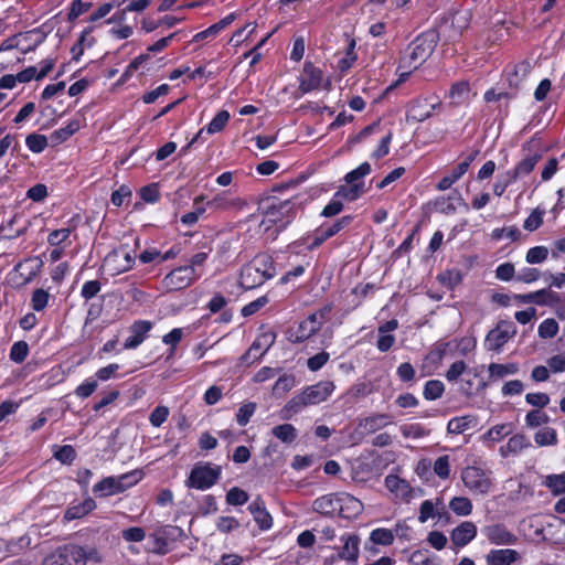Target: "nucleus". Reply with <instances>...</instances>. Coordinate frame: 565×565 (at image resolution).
<instances>
[{
  "instance_id": "obj_1",
  "label": "nucleus",
  "mask_w": 565,
  "mask_h": 565,
  "mask_svg": "<svg viewBox=\"0 0 565 565\" xmlns=\"http://www.w3.org/2000/svg\"><path fill=\"white\" fill-rule=\"evenodd\" d=\"M276 275V268L271 256L268 254L256 255L241 269L239 285L244 289H254Z\"/></svg>"
},
{
  "instance_id": "obj_2",
  "label": "nucleus",
  "mask_w": 565,
  "mask_h": 565,
  "mask_svg": "<svg viewBox=\"0 0 565 565\" xmlns=\"http://www.w3.org/2000/svg\"><path fill=\"white\" fill-rule=\"evenodd\" d=\"M334 384L331 381H321L313 385L307 386L301 393L295 395L287 402L282 412L287 414L286 417L300 413L308 406L318 405L328 399L333 393Z\"/></svg>"
},
{
  "instance_id": "obj_3",
  "label": "nucleus",
  "mask_w": 565,
  "mask_h": 565,
  "mask_svg": "<svg viewBox=\"0 0 565 565\" xmlns=\"http://www.w3.org/2000/svg\"><path fill=\"white\" fill-rule=\"evenodd\" d=\"M439 35L434 30H428L418 35L407 47L405 56L401 64L403 67L418 68L434 52Z\"/></svg>"
},
{
  "instance_id": "obj_4",
  "label": "nucleus",
  "mask_w": 565,
  "mask_h": 565,
  "mask_svg": "<svg viewBox=\"0 0 565 565\" xmlns=\"http://www.w3.org/2000/svg\"><path fill=\"white\" fill-rule=\"evenodd\" d=\"M296 216V203L292 200H273L265 207L264 220L260 227L265 232L269 231L274 225L278 230L285 228Z\"/></svg>"
},
{
  "instance_id": "obj_5",
  "label": "nucleus",
  "mask_w": 565,
  "mask_h": 565,
  "mask_svg": "<svg viewBox=\"0 0 565 565\" xmlns=\"http://www.w3.org/2000/svg\"><path fill=\"white\" fill-rule=\"evenodd\" d=\"M221 475V466L212 462H196L185 480V487L201 491L207 490L217 483Z\"/></svg>"
},
{
  "instance_id": "obj_6",
  "label": "nucleus",
  "mask_w": 565,
  "mask_h": 565,
  "mask_svg": "<svg viewBox=\"0 0 565 565\" xmlns=\"http://www.w3.org/2000/svg\"><path fill=\"white\" fill-rule=\"evenodd\" d=\"M87 553L84 547L67 544L56 548L44 557L42 565H86Z\"/></svg>"
},
{
  "instance_id": "obj_7",
  "label": "nucleus",
  "mask_w": 565,
  "mask_h": 565,
  "mask_svg": "<svg viewBox=\"0 0 565 565\" xmlns=\"http://www.w3.org/2000/svg\"><path fill=\"white\" fill-rule=\"evenodd\" d=\"M516 334V326L510 320H500L484 339L488 351L500 352L505 343Z\"/></svg>"
},
{
  "instance_id": "obj_8",
  "label": "nucleus",
  "mask_w": 565,
  "mask_h": 565,
  "mask_svg": "<svg viewBox=\"0 0 565 565\" xmlns=\"http://www.w3.org/2000/svg\"><path fill=\"white\" fill-rule=\"evenodd\" d=\"M135 256L126 247L115 248L103 260V269L110 276H117L132 268Z\"/></svg>"
},
{
  "instance_id": "obj_9",
  "label": "nucleus",
  "mask_w": 565,
  "mask_h": 565,
  "mask_svg": "<svg viewBox=\"0 0 565 565\" xmlns=\"http://www.w3.org/2000/svg\"><path fill=\"white\" fill-rule=\"evenodd\" d=\"M200 276L193 267L180 266L171 270L162 282L169 290H181L192 285Z\"/></svg>"
},
{
  "instance_id": "obj_10",
  "label": "nucleus",
  "mask_w": 565,
  "mask_h": 565,
  "mask_svg": "<svg viewBox=\"0 0 565 565\" xmlns=\"http://www.w3.org/2000/svg\"><path fill=\"white\" fill-rule=\"evenodd\" d=\"M440 99L436 95L419 97L413 100L407 110V117L422 122L431 117L434 110L440 107Z\"/></svg>"
},
{
  "instance_id": "obj_11",
  "label": "nucleus",
  "mask_w": 565,
  "mask_h": 565,
  "mask_svg": "<svg viewBox=\"0 0 565 565\" xmlns=\"http://www.w3.org/2000/svg\"><path fill=\"white\" fill-rule=\"evenodd\" d=\"M461 480L470 491L479 494L488 493L491 488V480L487 473L478 467H466L461 472Z\"/></svg>"
},
{
  "instance_id": "obj_12",
  "label": "nucleus",
  "mask_w": 565,
  "mask_h": 565,
  "mask_svg": "<svg viewBox=\"0 0 565 565\" xmlns=\"http://www.w3.org/2000/svg\"><path fill=\"white\" fill-rule=\"evenodd\" d=\"M275 334L273 332H264L259 334L249 347L248 351L242 355L244 363H253L259 360L274 344Z\"/></svg>"
},
{
  "instance_id": "obj_13",
  "label": "nucleus",
  "mask_w": 565,
  "mask_h": 565,
  "mask_svg": "<svg viewBox=\"0 0 565 565\" xmlns=\"http://www.w3.org/2000/svg\"><path fill=\"white\" fill-rule=\"evenodd\" d=\"M247 205L246 201L238 196H233L228 191L216 194L207 202V206L215 211H241Z\"/></svg>"
},
{
  "instance_id": "obj_14",
  "label": "nucleus",
  "mask_w": 565,
  "mask_h": 565,
  "mask_svg": "<svg viewBox=\"0 0 565 565\" xmlns=\"http://www.w3.org/2000/svg\"><path fill=\"white\" fill-rule=\"evenodd\" d=\"M153 324L149 320H136L129 327L130 335L124 342L125 350L138 348L148 337Z\"/></svg>"
},
{
  "instance_id": "obj_15",
  "label": "nucleus",
  "mask_w": 565,
  "mask_h": 565,
  "mask_svg": "<svg viewBox=\"0 0 565 565\" xmlns=\"http://www.w3.org/2000/svg\"><path fill=\"white\" fill-rule=\"evenodd\" d=\"M353 217L350 215L342 216L341 218L337 220L333 224L329 226H321L318 228L315 233L312 243L310 245V249H313L318 246H320L323 242L331 238L335 234H338L340 231L349 226L352 222Z\"/></svg>"
},
{
  "instance_id": "obj_16",
  "label": "nucleus",
  "mask_w": 565,
  "mask_h": 565,
  "mask_svg": "<svg viewBox=\"0 0 565 565\" xmlns=\"http://www.w3.org/2000/svg\"><path fill=\"white\" fill-rule=\"evenodd\" d=\"M515 299L522 303L533 302L539 306H552L561 301V296L551 289H541L525 295H516Z\"/></svg>"
},
{
  "instance_id": "obj_17",
  "label": "nucleus",
  "mask_w": 565,
  "mask_h": 565,
  "mask_svg": "<svg viewBox=\"0 0 565 565\" xmlns=\"http://www.w3.org/2000/svg\"><path fill=\"white\" fill-rule=\"evenodd\" d=\"M322 82V71L316 67L311 62H306L303 65L302 75L300 78L299 89L306 94L311 90L318 89Z\"/></svg>"
},
{
  "instance_id": "obj_18",
  "label": "nucleus",
  "mask_w": 565,
  "mask_h": 565,
  "mask_svg": "<svg viewBox=\"0 0 565 565\" xmlns=\"http://www.w3.org/2000/svg\"><path fill=\"white\" fill-rule=\"evenodd\" d=\"M338 515L343 519H355L363 512L362 502L347 492H340Z\"/></svg>"
},
{
  "instance_id": "obj_19",
  "label": "nucleus",
  "mask_w": 565,
  "mask_h": 565,
  "mask_svg": "<svg viewBox=\"0 0 565 565\" xmlns=\"http://www.w3.org/2000/svg\"><path fill=\"white\" fill-rule=\"evenodd\" d=\"M392 423L393 420L390 414L374 413L360 419L358 428L361 429L363 434L371 435L391 425Z\"/></svg>"
},
{
  "instance_id": "obj_20",
  "label": "nucleus",
  "mask_w": 565,
  "mask_h": 565,
  "mask_svg": "<svg viewBox=\"0 0 565 565\" xmlns=\"http://www.w3.org/2000/svg\"><path fill=\"white\" fill-rule=\"evenodd\" d=\"M477 535V526L470 521H463L450 533V541L456 547H463Z\"/></svg>"
},
{
  "instance_id": "obj_21",
  "label": "nucleus",
  "mask_w": 565,
  "mask_h": 565,
  "mask_svg": "<svg viewBox=\"0 0 565 565\" xmlns=\"http://www.w3.org/2000/svg\"><path fill=\"white\" fill-rule=\"evenodd\" d=\"M340 500L339 493H329L322 497L317 498L312 503L313 511L323 514L333 516L338 514V505Z\"/></svg>"
},
{
  "instance_id": "obj_22",
  "label": "nucleus",
  "mask_w": 565,
  "mask_h": 565,
  "mask_svg": "<svg viewBox=\"0 0 565 565\" xmlns=\"http://www.w3.org/2000/svg\"><path fill=\"white\" fill-rule=\"evenodd\" d=\"M248 511L262 530H268L273 525V519L266 510L263 499L257 497L249 505Z\"/></svg>"
},
{
  "instance_id": "obj_23",
  "label": "nucleus",
  "mask_w": 565,
  "mask_h": 565,
  "mask_svg": "<svg viewBox=\"0 0 565 565\" xmlns=\"http://www.w3.org/2000/svg\"><path fill=\"white\" fill-rule=\"evenodd\" d=\"M435 516H438L439 519L448 516V513L441 500L437 499L436 503H434L431 500L423 501L419 508L418 521L420 523H425L428 521V519Z\"/></svg>"
},
{
  "instance_id": "obj_24",
  "label": "nucleus",
  "mask_w": 565,
  "mask_h": 565,
  "mask_svg": "<svg viewBox=\"0 0 565 565\" xmlns=\"http://www.w3.org/2000/svg\"><path fill=\"white\" fill-rule=\"evenodd\" d=\"M520 557V553L515 550H491L487 554L486 561L488 565H512Z\"/></svg>"
},
{
  "instance_id": "obj_25",
  "label": "nucleus",
  "mask_w": 565,
  "mask_h": 565,
  "mask_svg": "<svg viewBox=\"0 0 565 565\" xmlns=\"http://www.w3.org/2000/svg\"><path fill=\"white\" fill-rule=\"evenodd\" d=\"M341 541H343V546L340 548L339 557L341 559L354 563L359 557V544L360 539L355 534H347L341 536Z\"/></svg>"
},
{
  "instance_id": "obj_26",
  "label": "nucleus",
  "mask_w": 565,
  "mask_h": 565,
  "mask_svg": "<svg viewBox=\"0 0 565 565\" xmlns=\"http://www.w3.org/2000/svg\"><path fill=\"white\" fill-rule=\"evenodd\" d=\"M488 540L497 545H510L516 542V536L503 525H493L487 530Z\"/></svg>"
},
{
  "instance_id": "obj_27",
  "label": "nucleus",
  "mask_w": 565,
  "mask_h": 565,
  "mask_svg": "<svg viewBox=\"0 0 565 565\" xmlns=\"http://www.w3.org/2000/svg\"><path fill=\"white\" fill-rule=\"evenodd\" d=\"M531 63L529 61H521L518 64L513 65L511 70L508 71V83L511 87L518 88L522 82L527 77L531 72Z\"/></svg>"
},
{
  "instance_id": "obj_28",
  "label": "nucleus",
  "mask_w": 565,
  "mask_h": 565,
  "mask_svg": "<svg viewBox=\"0 0 565 565\" xmlns=\"http://www.w3.org/2000/svg\"><path fill=\"white\" fill-rule=\"evenodd\" d=\"M530 446V441L523 434L513 435L508 443L500 448V454L502 457H508L510 455H518L523 449Z\"/></svg>"
},
{
  "instance_id": "obj_29",
  "label": "nucleus",
  "mask_w": 565,
  "mask_h": 565,
  "mask_svg": "<svg viewBox=\"0 0 565 565\" xmlns=\"http://www.w3.org/2000/svg\"><path fill=\"white\" fill-rule=\"evenodd\" d=\"M116 477H106L93 487V492L99 498L110 497L120 493Z\"/></svg>"
},
{
  "instance_id": "obj_30",
  "label": "nucleus",
  "mask_w": 565,
  "mask_h": 565,
  "mask_svg": "<svg viewBox=\"0 0 565 565\" xmlns=\"http://www.w3.org/2000/svg\"><path fill=\"white\" fill-rule=\"evenodd\" d=\"M96 508V502L92 498H86L83 502L70 507L64 514L67 521L81 519Z\"/></svg>"
},
{
  "instance_id": "obj_31",
  "label": "nucleus",
  "mask_w": 565,
  "mask_h": 565,
  "mask_svg": "<svg viewBox=\"0 0 565 565\" xmlns=\"http://www.w3.org/2000/svg\"><path fill=\"white\" fill-rule=\"evenodd\" d=\"M541 158L542 157L539 153H532L523 158L513 169H511V172L514 174L513 177L520 179L529 175L534 170Z\"/></svg>"
},
{
  "instance_id": "obj_32",
  "label": "nucleus",
  "mask_w": 565,
  "mask_h": 565,
  "mask_svg": "<svg viewBox=\"0 0 565 565\" xmlns=\"http://www.w3.org/2000/svg\"><path fill=\"white\" fill-rule=\"evenodd\" d=\"M79 128H81L79 120H77V119L71 120L65 127L54 130L50 135V140L53 146H57V145L66 141L68 138H71L77 130H79Z\"/></svg>"
},
{
  "instance_id": "obj_33",
  "label": "nucleus",
  "mask_w": 565,
  "mask_h": 565,
  "mask_svg": "<svg viewBox=\"0 0 565 565\" xmlns=\"http://www.w3.org/2000/svg\"><path fill=\"white\" fill-rule=\"evenodd\" d=\"M385 487L392 492V493H395L396 497H399V498H407L409 492H411V488L408 486V483L398 478L397 476H394V475H388L386 476L385 478Z\"/></svg>"
},
{
  "instance_id": "obj_34",
  "label": "nucleus",
  "mask_w": 565,
  "mask_h": 565,
  "mask_svg": "<svg viewBox=\"0 0 565 565\" xmlns=\"http://www.w3.org/2000/svg\"><path fill=\"white\" fill-rule=\"evenodd\" d=\"M469 83L460 81L451 85L448 96L454 105H460L469 98Z\"/></svg>"
},
{
  "instance_id": "obj_35",
  "label": "nucleus",
  "mask_w": 565,
  "mask_h": 565,
  "mask_svg": "<svg viewBox=\"0 0 565 565\" xmlns=\"http://www.w3.org/2000/svg\"><path fill=\"white\" fill-rule=\"evenodd\" d=\"M490 379L492 380H499L503 379L508 375H513L518 373L519 366L516 363H507V364H499V363H491L488 367Z\"/></svg>"
},
{
  "instance_id": "obj_36",
  "label": "nucleus",
  "mask_w": 565,
  "mask_h": 565,
  "mask_svg": "<svg viewBox=\"0 0 565 565\" xmlns=\"http://www.w3.org/2000/svg\"><path fill=\"white\" fill-rule=\"evenodd\" d=\"M412 565H440L438 556L428 550H417L413 552L408 558Z\"/></svg>"
},
{
  "instance_id": "obj_37",
  "label": "nucleus",
  "mask_w": 565,
  "mask_h": 565,
  "mask_svg": "<svg viewBox=\"0 0 565 565\" xmlns=\"http://www.w3.org/2000/svg\"><path fill=\"white\" fill-rule=\"evenodd\" d=\"M475 418L470 415L454 417L447 424V430L450 434H462L471 427Z\"/></svg>"
},
{
  "instance_id": "obj_38",
  "label": "nucleus",
  "mask_w": 565,
  "mask_h": 565,
  "mask_svg": "<svg viewBox=\"0 0 565 565\" xmlns=\"http://www.w3.org/2000/svg\"><path fill=\"white\" fill-rule=\"evenodd\" d=\"M534 441L537 446H555L557 444V433L552 427H544L534 435Z\"/></svg>"
},
{
  "instance_id": "obj_39",
  "label": "nucleus",
  "mask_w": 565,
  "mask_h": 565,
  "mask_svg": "<svg viewBox=\"0 0 565 565\" xmlns=\"http://www.w3.org/2000/svg\"><path fill=\"white\" fill-rule=\"evenodd\" d=\"M513 431L512 424H499L493 427H491L483 436L482 438L484 440H489L492 443L500 441L505 436L510 435Z\"/></svg>"
},
{
  "instance_id": "obj_40",
  "label": "nucleus",
  "mask_w": 565,
  "mask_h": 565,
  "mask_svg": "<svg viewBox=\"0 0 565 565\" xmlns=\"http://www.w3.org/2000/svg\"><path fill=\"white\" fill-rule=\"evenodd\" d=\"M143 478L142 470L136 469L132 471H129L127 473H122L118 477H116L118 486L120 488V493L126 491L127 489L131 488L132 486L137 484L141 479Z\"/></svg>"
},
{
  "instance_id": "obj_41",
  "label": "nucleus",
  "mask_w": 565,
  "mask_h": 565,
  "mask_svg": "<svg viewBox=\"0 0 565 565\" xmlns=\"http://www.w3.org/2000/svg\"><path fill=\"white\" fill-rule=\"evenodd\" d=\"M449 508L460 516H467L472 512V503L466 497H455L449 502Z\"/></svg>"
},
{
  "instance_id": "obj_42",
  "label": "nucleus",
  "mask_w": 565,
  "mask_h": 565,
  "mask_svg": "<svg viewBox=\"0 0 565 565\" xmlns=\"http://www.w3.org/2000/svg\"><path fill=\"white\" fill-rule=\"evenodd\" d=\"M29 344L25 341L14 342L10 349L9 358L14 363H22L29 355Z\"/></svg>"
},
{
  "instance_id": "obj_43",
  "label": "nucleus",
  "mask_w": 565,
  "mask_h": 565,
  "mask_svg": "<svg viewBox=\"0 0 565 565\" xmlns=\"http://www.w3.org/2000/svg\"><path fill=\"white\" fill-rule=\"evenodd\" d=\"M370 540L374 544L391 545L394 541V533L390 529L379 527L370 533Z\"/></svg>"
},
{
  "instance_id": "obj_44",
  "label": "nucleus",
  "mask_w": 565,
  "mask_h": 565,
  "mask_svg": "<svg viewBox=\"0 0 565 565\" xmlns=\"http://www.w3.org/2000/svg\"><path fill=\"white\" fill-rule=\"evenodd\" d=\"M54 458L64 465H71L76 458V451L73 446H54Z\"/></svg>"
},
{
  "instance_id": "obj_45",
  "label": "nucleus",
  "mask_w": 565,
  "mask_h": 565,
  "mask_svg": "<svg viewBox=\"0 0 565 565\" xmlns=\"http://www.w3.org/2000/svg\"><path fill=\"white\" fill-rule=\"evenodd\" d=\"M363 193L362 184H351L350 188L348 186H340L338 191L334 193V195L343 202V200L347 201H354Z\"/></svg>"
},
{
  "instance_id": "obj_46",
  "label": "nucleus",
  "mask_w": 565,
  "mask_h": 565,
  "mask_svg": "<svg viewBox=\"0 0 565 565\" xmlns=\"http://www.w3.org/2000/svg\"><path fill=\"white\" fill-rule=\"evenodd\" d=\"M550 422V416L541 411L533 409L525 415V425L530 428H536L542 425H546Z\"/></svg>"
},
{
  "instance_id": "obj_47",
  "label": "nucleus",
  "mask_w": 565,
  "mask_h": 565,
  "mask_svg": "<svg viewBox=\"0 0 565 565\" xmlns=\"http://www.w3.org/2000/svg\"><path fill=\"white\" fill-rule=\"evenodd\" d=\"M444 390L445 386L441 381L430 380L426 382L423 394L426 399L434 401L443 395Z\"/></svg>"
},
{
  "instance_id": "obj_48",
  "label": "nucleus",
  "mask_w": 565,
  "mask_h": 565,
  "mask_svg": "<svg viewBox=\"0 0 565 565\" xmlns=\"http://www.w3.org/2000/svg\"><path fill=\"white\" fill-rule=\"evenodd\" d=\"M545 210L541 207L534 209L531 214L525 218L523 227L529 232L536 231L543 224Z\"/></svg>"
},
{
  "instance_id": "obj_49",
  "label": "nucleus",
  "mask_w": 565,
  "mask_h": 565,
  "mask_svg": "<svg viewBox=\"0 0 565 565\" xmlns=\"http://www.w3.org/2000/svg\"><path fill=\"white\" fill-rule=\"evenodd\" d=\"M546 487L553 494L559 495L565 493V473L550 475L546 477Z\"/></svg>"
},
{
  "instance_id": "obj_50",
  "label": "nucleus",
  "mask_w": 565,
  "mask_h": 565,
  "mask_svg": "<svg viewBox=\"0 0 565 565\" xmlns=\"http://www.w3.org/2000/svg\"><path fill=\"white\" fill-rule=\"evenodd\" d=\"M26 147L34 153H41L47 147V138L44 135L31 134L25 139Z\"/></svg>"
},
{
  "instance_id": "obj_51",
  "label": "nucleus",
  "mask_w": 565,
  "mask_h": 565,
  "mask_svg": "<svg viewBox=\"0 0 565 565\" xmlns=\"http://www.w3.org/2000/svg\"><path fill=\"white\" fill-rule=\"evenodd\" d=\"M273 435L284 443H291L296 438V428L290 424L278 425L273 428Z\"/></svg>"
},
{
  "instance_id": "obj_52",
  "label": "nucleus",
  "mask_w": 565,
  "mask_h": 565,
  "mask_svg": "<svg viewBox=\"0 0 565 565\" xmlns=\"http://www.w3.org/2000/svg\"><path fill=\"white\" fill-rule=\"evenodd\" d=\"M513 175L514 174L511 172V170H508L498 177L495 183L493 184V192L495 195L501 196L505 192L507 188L518 180Z\"/></svg>"
},
{
  "instance_id": "obj_53",
  "label": "nucleus",
  "mask_w": 565,
  "mask_h": 565,
  "mask_svg": "<svg viewBox=\"0 0 565 565\" xmlns=\"http://www.w3.org/2000/svg\"><path fill=\"white\" fill-rule=\"evenodd\" d=\"M433 470L440 479H448L450 476V458L448 455L438 457L434 465Z\"/></svg>"
},
{
  "instance_id": "obj_54",
  "label": "nucleus",
  "mask_w": 565,
  "mask_h": 565,
  "mask_svg": "<svg viewBox=\"0 0 565 565\" xmlns=\"http://www.w3.org/2000/svg\"><path fill=\"white\" fill-rule=\"evenodd\" d=\"M370 172H371V164L369 162H363L356 169L347 173L344 180L349 184H362L363 185V182H356V181L364 178L365 175L370 174Z\"/></svg>"
},
{
  "instance_id": "obj_55",
  "label": "nucleus",
  "mask_w": 565,
  "mask_h": 565,
  "mask_svg": "<svg viewBox=\"0 0 565 565\" xmlns=\"http://www.w3.org/2000/svg\"><path fill=\"white\" fill-rule=\"evenodd\" d=\"M230 119V114L227 110H221L216 114V116L211 120V122L206 126L207 134H216L223 130Z\"/></svg>"
},
{
  "instance_id": "obj_56",
  "label": "nucleus",
  "mask_w": 565,
  "mask_h": 565,
  "mask_svg": "<svg viewBox=\"0 0 565 565\" xmlns=\"http://www.w3.org/2000/svg\"><path fill=\"white\" fill-rule=\"evenodd\" d=\"M257 408L256 403L248 402L243 404L237 413H236V422L239 426H246L250 419V417L254 415L255 411Z\"/></svg>"
},
{
  "instance_id": "obj_57",
  "label": "nucleus",
  "mask_w": 565,
  "mask_h": 565,
  "mask_svg": "<svg viewBox=\"0 0 565 565\" xmlns=\"http://www.w3.org/2000/svg\"><path fill=\"white\" fill-rule=\"evenodd\" d=\"M248 493L237 487L228 490L226 493V502L230 505H243L248 501Z\"/></svg>"
},
{
  "instance_id": "obj_58",
  "label": "nucleus",
  "mask_w": 565,
  "mask_h": 565,
  "mask_svg": "<svg viewBox=\"0 0 565 565\" xmlns=\"http://www.w3.org/2000/svg\"><path fill=\"white\" fill-rule=\"evenodd\" d=\"M548 256V249L545 246H535L527 250L525 260L529 264H541Z\"/></svg>"
},
{
  "instance_id": "obj_59",
  "label": "nucleus",
  "mask_w": 565,
  "mask_h": 565,
  "mask_svg": "<svg viewBox=\"0 0 565 565\" xmlns=\"http://www.w3.org/2000/svg\"><path fill=\"white\" fill-rule=\"evenodd\" d=\"M50 295L44 289H35L32 294L31 306L35 311H42L49 303Z\"/></svg>"
},
{
  "instance_id": "obj_60",
  "label": "nucleus",
  "mask_w": 565,
  "mask_h": 565,
  "mask_svg": "<svg viewBox=\"0 0 565 565\" xmlns=\"http://www.w3.org/2000/svg\"><path fill=\"white\" fill-rule=\"evenodd\" d=\"M539 335L543 339L553 338L558 332V323L554 319H545L539 326Z\"/></svg>"
},
{
  "instance_id": "obj_61",
  "label": "nucleus",
  "mask_w": 565,
  "mask_h": 565,
  "mask_svg": "<svg viewBox=\"0 0 565 565\" xmlns=\"http://www.w3.org/2000/svg\"><path fill=\"white\" fill-rule=\"evenodd\" d=\"M97 386V380L89 377L76 387L75 394L79 398H87L95 392Z\"/></svg>"
},
{
  "instance_id": "obj_62",
  "label": "nucleus",
  "mask_w": 565,
  "mask_h": 565,
  "mask_svg": "<svg viewBox=\"0 0 565 565\" xmlns=\"http://www.w3.org/2000/svg\"><path fill=\"white\" fill-rule=\"evenodd\" d=\"M295 385V377L292 375L284 374L275 383L273 387L274 394H285L290 391Z\"/></svg>"
},
{
  "instance_id": "obj_63",
  "label": "nucleus",
  "mask_w": 565,
  "mask_h": 565,
  "mask_svg": "<svg viewBox=\"0 0 565 565\" xmlns=\"http://www.w3.org/2000/svg\"><path fill=\"white\" fill-rule=\"evenodd\" d=\"M169 416V408L167 406H157L149 416V422L154 427H160Z\"/></svg>"
},
{
  "instance_id": "obj_64",
  "label": "nucleus",
  "mask_w": 565,
  "mask_h": 565,
  "mask_svg": "<svg viewBox=\"0 0 565 565\" xmlns=\"http://www.w3.org/2000/svg\"><path fill=\"white\" fill-rule=\"evenodd\" d=\"M540 276L541 271L537 268L524 267L518 273L516 280L524 284H531L536 281Z\"/></svg>"
}]
</instances>
